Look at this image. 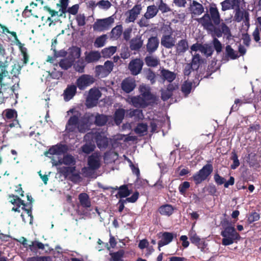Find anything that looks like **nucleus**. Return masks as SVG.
<instances>
[{
	"label": "nucleus",
	"instance_id": "nucleus-1",
	"mask_svg": "<svg viewBox=\"0 0 261 261\" xmlns=\"http://www.w3.org/2000/svg\"><path fill=\"white\" fill-rule=\"evenodd\" d=\"M141 94L128 97L127 102L137 108H145L148 106L154 104L156 96L151 93L150 90L145 87L140 88Z\"/></svg>",
	"mask_w": 261,
	"mask_h": 261
},
{
	"label": "nucleus",
	"instance_id": "nucleus-2",
	"mask_svg": "<svg viewBox=\"0 0 261 261\" xmlns=\"http://www.w3.org/2000/svg\"><path fill=\"white\" fill-rule=\"evenodd\" d=\"M10 80L9 75L3 76L2 79L0 78V92L5 101L8 98H13L14 95L16 98L18 96V93L16 92L20 89V86L8 81Z\"/></svg>",
	"mask_w": 261,
	"mask_h": 261
},
{
	"label": "nucleus",
	"instance_id": "nucleus-3",
	"mask_svg": "<svg viewBox=\"0 0 261 261\" xmlns=\"http://www.w3.org/2000/svg\"><path fill=\"white\" fill-rule=\"evenodd\" d=\"M221 17H199L196 19L201 23L203 28L210 33H213L218 38L222 37V33L221 28H217L221 22Z\"/></svg>",
	"mask_w": 261,
	"mask_h": 261
},
{
	"label": "nucleus",
	"instance_id": "nucleus-4",
	"mask_svg": "<svg viewBox=\"0 0 261 261\" xmlns=\"http://www.w3.org/2000/svg\"><path fill=\"white\" fill-rule=\"evenodd\" d=\"M221 235L223 237L222 244L224 246L231 245L236 241L240 240L241 237L233 227L227 226L221 231Z\"/></svg>",
	"mask_w": 261,
	"mask_h": 261
},
{
	"label": "nucleus",
	"instance_id": "nucleus-5",
	"mask_svg": "<svg viewBox=\"0 0 261 261\" xmlns=\"http://www.w3.org/2000/svg\"><path fill=\"white\" fill-rule=\"evenodd\" d=\"M213 170V165L211 164H207L204 165L200 170L194 174L192 178L196 185L201 184L203 181L206 180Z\"/></svg>",
	"mask_w": 261,
	"mask_h": 261
},
{
	"label": "nucleus",
	"instance_id": "nucleus-6",
	"mask_svg": "<svg viewBox=\"0 0 261 261\" xmlns=\"http://www.w3.org/2000/svg\"><path fill=\"white\" fill-rule=\"evenodd\" d=\"M89 135H91L92 138L95 140L97 147L100 149H106L108 147L109 144V140L108 138L105 135L104 132L102 131L92 132L91 133L87 134L86 136Z\"/></svg>",
	"mask_w": 261,
	"mask_h": 261
},
{
	"label": "nucleus",
	"instance_id": "nucleus-7",
	"mask_svg": "<svg viewBox=\"0 0 261 261\" xmlns=\"http://www.w3.org/2000/svg\"><path fill=\"white\" fill-rule=\"evenodd\" d=\"M114 22L113 17H107L103 19H97L94 23L93 28L94 31L102 32L109 30Z\"/></svg>",
	"mask_w": 261,
	"mask_h": 261
},
{
	"label": "nucleus",
	"instance_id": "nucleus-8",
	"mask_svg": "<svg viewBox=\"0 0 261 261\" xmlns=\"http://www.w3.org/2000/svg\"><path fill=\"white\" fill-rule=\"evenodd\" d=\"M240 2L238 0H225L221 3L222 11H226L230 9H234L236 11L235 16H243L242 11L240 10Z\"/></svg>",
	"mask_w": 261,
	"mask_h": 261
},
{
	"label": "nucleus",
	"instance_id": "nucleus-9",
	"mask_svg": "<svg viewBox=\"0 0 261 261\" xmlns=\"http://www.w3.org/2000/svg\"><path fill=\"white\" fill-rule=\"evenodd\" d=\"M114 63L111 61H107L104 65H97L95 67L96 75L101 77H106L113 70Z\"/></svg>",
	"mask_w": 261,
	"mask_h": 261
},
{
	"label": "nucleus",
	"instance_id": "nucleus-10",
	"mask_svg": "<svg viewBox=\"0 0 261 261\" xmlns=\"http://www.w3.org/2000/svg\"><path fill=\"white\" fill-rule=\"evenodd\" d=\"M101 93L97 89H91L89 95L86 99V105L89 108H92L96 106Z\"/></svg>",
	"mask_w": 261,
	"mask_h": 261
},
{
	"label": "nucleus",
	"instance_id": "nucleus-11",
	"mask_svg": "<svg viewBox=\"0 0 261 261\" xmlns=\"http://www.w3.org/2000/svg\"><path fill=\"white\" fill-rule=\"evenodd\" d=\"M94 82V80L92 76L88 74H83L76 80V85L79 89L83 90Z\"/></svg>",
	"mask_w": 261,
	"mask_h": 261
},
{
	"label": "nucleus",
	"instance_id": "nucleus-12",
	"mask_svg": "<svg viewBox=\"0 0 261 261\" xmlns=\"http://www.w3.org/2000/svg\"><path fill=\"white\" fill-rule=\"evenodd\" d=\"M143 65L144 63L142 60L136 58L129 62L128 67L132 74L137 75L141 72Z\"/></svg>",
	"mask_w": 261,
	"mask_h": 261
},
{
	"label": "nucleus",
	"instance_id": "nucleus-13",
	"mask_svg": "<svg viewBox=\"0 0 261 261\" xmlns=\"http://www.w3.org/2000/svg\"><path fill=\"white\" fill-rule=\"evenodd\" d=\"M21 70V67L18 64H15L13 65L10 72L11 74V76H10V80H8V81L19 85L20 80L19 75L20 74Z\"/></svg>",
	"mask_w": 261,
	"mask_h": 261
},
{
	"label": "nucleus",
	"instance_id": "nucleus-14",
	"mask_svg": "<svg viewBox=\"0 0 261 261\" xmlns=\"http://www.w3.org/2000/svg\"><path fill=\"white\" fill-rule=\"evenodd\" d=\"M87 165L94 171L98 170L100 167V155L97 153H93L89 156Z\"/></svg>",
	"mask_w": 261,
	"mask_h": 261
},
{
	"label": "nucleus",
	"instance_id": "nucleus-15",
	"mask_svg": "<svg viewBox=\"0 0 261 261\" xmlns=\"http://www.w3.org/2000/svg\"><path fill=\"white\" fill-rule=\"evenodd\" d=\"M68 2L69 0H60V4H57V7L59 8V11L51 10L48 7H45V9L49 12V14L51 15V16L56 15L61 16L65 13L68 5Z\"/></svg>",
	"mask_w": 261,
	"mask_h": 261
},
{
	"label": "nucleus",
	"instance_id": "nucleus-16",
	"mask_svg": "<svg viewBox=\"0 0 261 261\" xmlns=\"http://www.w3.org/2000/svg\"><path fill=\"white\" fill-rule=\"evenodd\" d=\"M136 87V84L135 80L130 77H127L124 79L121 84V89L126 93H129L133 91Z\"/></svg>",
	"mask_w": 261,
	"mask_h": 261
},
{
	"label": "nucleus",
	"instance_id": "nucleus-17",
	"mask_svg": "<svg viewBox=\"0 0 261 261\" xmlns=\"http://www.w3.org/2000/svg\"><path fill=\"white\" fill-rule=\"evenodd\" d=\"M68 149L69 148L67 145L60 143L50 148L48 152L52 155H61L67 153Z\"/></svg>",
	"mask_w": 261,
	"mask_h": 261
},
{
	"label": "nucleus",
	"instance_id": "nucleus-18",
	"mask_svg": "<svg viewBox=\"0 0 261 261\" xmlns=\"http://www.w3.org/2000/svg\"><path fill=\"white\" fill-rule=\"evenodd\" d=\"M101 57V54L98 51H86L85 53V60L87 63L97 62Z\"/></svg>",
	"mask_w": 261,
	"mask_h": 261
},
{
	"label": "nucleus",
	"instance_id": "nucleus-19",
	"mask_svg": "<svg viewBox=\"0 0 261 261\" xmlns=\"http://www.w3.org/2000/svg\"><path fill=\"white\" fill-rule=\"evenodd\" d=\"M161 45L166 48H171L175 44V39L172 37V32L169 34L164 35L161 38Z\"/></svg>",
	"mask_w": 261,
	"mask_h": 261
},
{
	"label": "nucleus",
	"instance_id": "nucleus-20",
	"mask_svg": "<svg viewBox=\"0 0 261 261\" xmlns=\"http://www.w3.org/2000/svg\"><path fill=\"white\" fill-rule=\"evenodd\" d=\"M176 76L175 73L168 69L163 68L160 71V77L163 83L166 81L169 83H172L176 79Z\"/></svg>",
	"mask_w": 261,
	"mask_h": 261
},
{
	"label": "nucleus",
	"instance_id": "nucleus-21",
	"mask_svg": "<svg viewBox=\"0 0 261 261\" xmlns=\"http://www.w3.org/2000/svg\"><path fill=\"white\" fill-rule=\"evenodd\" d=\"M159 40L157 37H151L147 41L146 50L149 54H152L158 49L159 45Z\"/></svg>",
	"mask_w": 261,
	"mask_h": 261
},
{
	"label": "nucleus",
	"instance_id": "nucleus-22",
	"mask_svg": "<svg viewBox=\"0 0 261 261\" xmlns=\"http://www.w3.org/2000/svg\"><path fill=\"white\" fill-rule=\"evenodd\" d=\"M214 179L215 182L218 185H222V184H224V187L225 188H227L229 186H232L234 184V178L233 177L230 176L229 180L226 181L224 177L221 176L217 173L215 174L214 176Z\"/></svg>",
	"mask_w": 261,
	"mask_h": 261
},
{
	"label": "nucleus",
	"instance_id": "nucleus-23",
	"mask_svg": "<svg viewBox=\"0 0 261 261\" xmlns=\"http://www.w3.org/2000/svg\"><path fill=\"white\" fill-rule=\"evenodd\" d=\"M174 236L176 237V234L172 232H164L162 233V238L158 242V249L161 250V247L166 245L171 242L174 238Z\"/></svg>",
	"mask_w": 261,
	"mask_h": 261
},
{
	"label": "nucleus",
	"instance_id": "nucleus-24",
	"mask_svg": "<svg viewBox=\"0 0 261 261\" xmlns=\"http://www.w3.org/2000/svg\"><path fill=\"white\" fill-rule=\"evenodd\" d=\"M80 205L86 210L91 206V202L89 196L86 193H81L78 196Z\"/></svg>",
	"mask_w": 261,
	"mask_h": 261
},
{
	"label": "nucleus",
	"instance_id": "nucleus-25",
	"mask_svg": "<svg viewBox=\"0 0 261 261\" xmlns=\"http://www.w3.org/2000/svg\"><path fill=\"white\" fill-rule=\"evenodd\" d=\"M143 40L141 36L137 35L132 38L129 42V48L132 50L139 51L142 47Z\"/></svg>",
	"mask_w": 261,
	"mask_h": 261
},
{
	"label": "nucleus",
	"instance_id": "nucleus-26",
	"mask_svg": "<svg viewBox=\"0 0 261 261\" xmlns=\"http://www.w3.org/2000/svg\"><path fill=\"white\" fill-rule=\"evenodd\" d=\"M77 86L74 85H68L64 91V98L65 100L72 99L76 93Z\"/></svg>",
	"mask_w": 261,
	"mask_h": 261
},
{
	"label": "nucleus",
	"instance_id": "nucleus-27",
	"mask_svg": "<svg viewBox=\"0 0 261 261\" xmlns=\"http://www.w3.org/2000/svg\"><path fill=\"white\" fill-rule=\"evenodd\" d=\"M176 53L178 55H180L185 53L189 48L188 41L186 39H181L176 44Z\"/></svg>",
	"mask_w": 261,
	"mask_h": 261
},
{
	"label": "nucleus",
	"instance_id": "nucleus-28",
	"mask_svg": "<svg viewBox=\"0 0 261 261\" xmlns=\"http://www.w3.org/2000/svg\"><path fill=\"white\" fill-rule=\"evenodd\" d=\"M174 208L169 204H165L159 207L158 211L161 215L170 216L174 212Z\"/></svg>",
	"mask_w": 261,
	"mask_h": 261
},
{
	"label": "nucleus",
	"instance_id": "nucleus-29",
	"mask_svg": "<svg viewBox=\"0 0 261 261\" xmlns=\"http://www.w3.org/2000/svg\"><path fill=\"white\" fill-rule=\"evenodd\" d=\"M190 11L194 15H200L204 11V8L201 4L193 1L190 5Z\"/></svg>",
	"mask_w": 261,
	"mask_h": 261
},
{
	"label": "nucleus",
	"instance_id": "nucleus-30",
	"mask_svg": "<svg viewBox=\"0 0 261 261\" xmlns=\"http://www.w3.org/2000/svg\"><path fill=\"white\" fill-rule=\"evenodd\" d=\"M145 62L148 67H155L160 64V60L152 56H147L144 59Z\"/></svg>",
	"mask_w": 261,
	"mask_h": 261
},
{
	"label": "nucleus",
	"instance_id": "nucleus-31",
	"mask_svg": "<svg viewBox=\"0 0 261 261\" xmlns=\"http://www.w3.org/2000/svg\"><path fill=\"white\" fill-rule=\"evenodd\" d=\"M75 171V166L63 167L60 169L59 172L61 174H62L65 176H67L69 174H72L73 176L75 177H79L80 176L78 174H73Z\"/></svg>",
	"mask_w": 261,
	"mask_h": 261
},
{
	"label": "nucleus",
	"instance_id": "nucleus-32",
	"mask_svg": "<svg viewBox=\"0 0 261 261\" xmlns=\"http://www.w3.org/2000/svg\"><path fill=\"white\" fill-rule=\"evenodd\" d=\"M132 193V191L128 188V185H123L119 187V191L117 195L120 198H126Z\"/></svg>",
	"mask_w": 261,
	"mask_h": 261
},
{
	"label": "nucleus",
	"instance_id": "nucleus-33",
	"mask_svg": "<svg viewBox=\"0 0 261 261\" xmlns=\"http://www.w3.org/2000/svg\"><path fill=\"white\" fill-rule=\"evenodd\" d=\"M124 254L125 251L123 249H120L117 252H110L111 258L110 261H122Z\"/></svg>",
	"mask_w": 261,
	"mask_h": 261
},
{
	"label": "nucleus",
	"instance_id": "nucleus-34",
	"mask_svg": "<svg viewBox=\"0 0 261 261\" xmlns=\"http://www.w3.org/2000/svg\"><path fill=\"white\" fill-rule=\"evenodd\" d=\"M225 57L231 60H235L240 57L238 53L235 51L230 45H227L225 47Z\"/></svg>",
	"mask_w": 261,
	"mask_h": 261
},
{
	"label": "nucleus",
	"instance_id": "nucleus-35",
	"mask_svg": "<svg viewBox=\"0 0 261 261\" xmlns=\"http://www.w3.org/2000/svg\"><path fill=\"white\" fill-rule=\"evenodd\" d=\"M81 56V49L80 47H77L76 46H73L69 52V56L70 57V60L72 61V62H74L75 59H80Z\"/></svg>",
	"mask_w": 261,
	"mask_h": 261
},
{
	"label": "nucleus",
	"instance_id": "nucleus-36",
	"mask_svg": "<svg viewBox=\"0 0 261 261\" xmlns=\"http://www.w3.org/2000/svg\"><path fill=\"white\" fill-rule=\"evenodd\" d=\"M79 119L77 116L73 115L71 116L69 119L67 124L66 128L69 131H73L74 128L73 126H76L79 123Z\"/></svg>",
	"mask_w": 261,
	"mask_h": 261
},
{
	"label": "nucleus",
	"instance_id": "nucleus-37",
	"mask_svg": "<svg viewBox=\"0 0 261 261\" xmlns=\"http://www.w3.org/2000/svg\"><path fill=\"white\" fill-rule=\"evenodd\" d=\"M9 198H11L10 202L12 204L15 205L16 206L20 207L21 205H22V206H27V204H26L23 200L20 199L17 195H14L13 194L10 195Z\"/></svg>",
	"mask_w": 261,
	"mask_h": 261
},
{
	"label": "nucleus",
	"instance_id": "nucleus-38",
	"mask_svg": "<svg viewBox=\"0 0 261 261\" xmlns=\"http://www.w3.org/2000/svg\"><path fill=\"white\" fill-rule=\"evenodd\" d=\"M108 120L106 115L97 114L95 116L94 123L97 126H102L107 123Z\"/></svg>",
	"mask_w": 261,
	"mask_h": 261
},
{
	"label": "nucleus",
	"instance_id": "nucleus-39",
	"mask_svg": "<svg viewBox=\"0 0 261 261\" xmlns=\"http://www.w3.org/2000/svg\"><path fill=\"white\" fill-rule=\"evenodd\" d=\"M117 48L116 46H110L105 48L101 50L102 57L105 58H110L114 55L116 51Z\"/></svg>",
	"mask_w": 261,
	"mask_h": 261
},
{
	"label": "nucleus",
	"instance_id": "nucleus-40",
	"mask_svg": "<svg viewBox=\"0 0 261 261\" xmlns=\"http://www.w3.org/2000/svg\"><path fill=\"white\" fill-rule=\"evenodd\" d=\"M192 88V83L187 81L184 82L181 86V91L185 96H187L191 92Z\"/></svg>",
	"mask_w": 261,
	"mask_h": 261
},
{
	"label": "nucleus",
	"instance_id": "nucleus-41",
	"mask_svg": "<svg viewBox=\"0 0 261 261\" xmlns=\"http://www.w3.org/2000/svg\"><path fill=\"white\" fill-rule=\"evenodd\" d=\"M29 248L32 252L37 253L38 249H44V245L38 241H33L31 245H29Z\"/></svg>",
	"mask_w": 261,
	"mask_h": 261
},
{
	"label": "nucleus",
	"instance_id": "nucleus-42",
	"mask_svg": "<svg viewBox=\"0 0 261 261\" xmlns=\"http://www.w3.org/2000/svg\"><path fill=\"white\" fill-rule=\"evenodd\" d=\"M201 58L198 54H197L193 56L192 61L190 64H191L192 67L195 70H197L200 66V65L201 64Z\"/></svg>",
	"mask_w": 261,
	"mask_h": 261
},
{
	"label": "nucleus",
	"instance_id": "nucleus-43",
	"mask_svg": "<svg viewBox=\"0 0 261 261\" xmlns=\"http://www.w3.org/2000/svg\"><path fill=\"white\" fill-rule=\"evenodd\" d=\"M125 110L123 109L116 110L114 114V120L117 123H120L124 117Z\"/></svg>",
	"mask_w": 261,
	"mask_h": 261
},
{
	"label": "nucleus",
	"instance_id": "nucleus-44",
	"mask_svg": "<svg viewBox=\"0 0 261 261\" xmlns=\"http://www.w3.org/2000/svg\"><path fill=\"white\" fill-rule=\"evenodd\" d=\"M85 62L83 59H79L74 65L75 70L80 73L84 72L86 66Z\"/></svg>",
	"mask_w": 261,
	"mask_h": 261
},
{
	"label": "nucleus",
	"instance_id": "nucleus-45",
	"mask_svg": "<svg viewBox=\"0 0 261 261\" xmlns=\"http://www.w3.org/2000/svg\"><path fill=\"white\" fill-rule=\"evenodd\" d=\"M111 33L112 38L117 39L122 34V26L121 25H117L112 30Z\"/></svg>",
	"mask_w": 261,
	"mask_h": 261
},
{
	"label": "nucleus",
	"instance_id": "nucleus-46",
	"mask_svg": "<svg viewBox=\"0 0 261 261\" xmlns=\"http://www.w3.org/2000/svg\"><path fill=\"white\" fill-rule=\"evenodd\" d=\"M147 130V125L146 123H138L135 129V133L140 136H143Z\"/></svg>",
	"mask_w": 261,
	"mask_h": 261
},
{
	"label": "nucleus",
	"instance_id": "nucleus-47",
	"mask_svg": "<svg viewBox=\"0 0 261 261\" xmlns=\"http://www.w3.org/2000/svg\"><path fill=\"white\" fill-rule=\"evenodd\" d=\"M64 164L74 166L76 161L74 156L69 154L64 155L63 158Z\"/></svg>",
	"mask_w": 261,
	"mask_h": 261
},
{
	"label": "nucleus",
	"instance_id": "nucleus-48",
	"mask_svg": "<svg viewBox=\"0 0 261 261\" xmlns=\"http://www.w3.org/2000/svg\"><path fill=\"white\" fill-rule=\"evenodd\" d=\"M8 66L7 62L0 61V78L1 79L3 76H8L9 75V72L7 70Z\"/></svg>",
	"mask_w": 261,
	"mask_h": 261
},
{
	"label": "nucleus",
	"instance_id": "nucleus-49",
	"mask_svg": "<svg viewBox=\"0 0 261 261\" xmlns=\"http://www.w3.org/2000/svg\"><path fill=\"white\" fill-rule=\"evenodd\" d=\"M230 159L233 161V163L230 165V168L231 169H236L240 166V163L237 153L234 150L231 152Z\"/></svg>",
	"mask_w": 261,
	"mask_h": 261
},
{
	"label": "nucleus",
	"instance_id": "nucleus-50",
	"mask_svg": "<svg viewBox=\"0 0 261 261\" xmlns=\"http://www.w3.org/2000/svg\"><path fill=\"white\" fill-rule=\"evenodd\" d=\"M95 148V145L91 143H86L81 147L82 151L86 154H90Z\"/></svg>",
	"mask_w": 261,
	"mask_h": 261
},
{
	"label": "nucleus",
	"instance_id": "nucleus-51",
	"mask_svg": "<svg viewBox=\"0 0 261 261\" xmlns=\"http://www.w3.org/2000/svg\"><path fill=\"white\" fill-rule=\"evenodd\" d=\"M27 261H52L50 256H36L27 258Z\"/></svg>",
	"mask_w": 261,
	"mask_h": 261
},
{
	"label": "nucleus",
	"instance_id": "nucleus-52",
	"mask_svg": "<svg viewBox=\"0 0 261 261\" xmlns=\"http://www.w3.org/2000/svg\"><path fill=\"white\" fill-rule=\"evenodd\" d=\"M73 62L67 59H62L59 63V66L64 70H67L70 68Z\"/></svg>",
	"mask_w": 261,
	"mask_h": 261
},
{
	"label": "nucleus",
	"instance_id": "nucleus-53",
	"mask_svg": "<svg viewBox=\"0 0 261 261\" xmlns=\"http://www.w3.org/2000/svg\"><path fill=\"white\" fill-rule=\"evenodd\" d=\"M200 46V51L204 54L206 55L207 57L212 56L213 53V49L212 46L208 44H202Z\"/></svg>",
	"mask_w": 261,
	"mask_h": 261
},
{
	"label": "nucleus",
	"instance_id": "nucleus-54",
	"mask_svg": "<svg viewBox=\"0 0 261 261\" xmlns=\"http://www.w3.org/2000/svg\"><path fill=\"white\" fill-rule=\"evenodd\" d=\"M146 79L150 81L151 84L156 82V74L155 72L150 68L148 69L146 71Z\"/></svg>",
	"mask_w": 261,
	"mask_h": 261
},
{
	"label": "nucleus",
	"instance_id": "nucleus-55",
	"mask_svg": "<svg viewBox=\"0 0 261 261\" xmlns=\"http://www.w3.org/2000/svg\"><path fill=\"white\" fill-rule=\"evenodd\" d=\"M5 116L7 119H13L17 116V111L14 109H8L5 111Z\"/></svg>",
	"mask_w": 261,
	"mask_h": 261
},
{
	"label": "nucleus",
	"instance_id": "nucleus-56",
	"mask_svg": "<svg viewBox=\"0 0 261 261\" xmlns=\"http://www.w3.org/2000/svg\"><path fill=\"white\" fill-rule=\"evenodd\" d=\"M221 28L222 30V33L226 36L227 39H231L232 35L229 27L225 23L222 22L221 24Z\"/></svg>",
	"mask_w": 261,
	"mask_h": 261
},
{
	"label": "nucleus",
	"instance_id": "nucleus-57",
	"mask_svg": "<svg viewBox=\"0 0 261 261\" xmlns=\"http://www.w3.org/2000/svg\"><path fill=\"white\" fill-rule=\"evenodd\" d=\"M106 39V35H102L97 37L94 42V46L96 47H101L103 46L105 44Z\"/></svg>",
	"mask_w": 261,
	"mask_h": 261
},
{
	"label": "nucleus",
	"instance_id": "nucleus-58",
	"mask_svg": "<svg viewBox=\"0 0 261 261\" xmlns=\"http://www.w3.org/2000/svg\"><path fill=\"white\" fill-rule=\"evenodd\" d=\"M158 10L156 7L154 5L148 6L144 16H155L157 14Z\"/></svg>",
	"mask_w": 261,
	"mask_h": 261
},
{
	"label": "nucleus",
	"instance_id": "nucleus-59",
	"mask_svg": "<svg viewBox=\"0 0 261 261\" xmlns=\"http://www.w3.org/2000/svg\"><path fill=\"white\" fill-rule=\"evenodd\" d=\"M111 3L108 0H101L96 3V6L100 9L107 10L111 6Z\"/></svg>",
	"mask_w": 261,
	"mask_h": 261
},
{
	"label": "nucleus",
	"instance_id": "nucleus-60",
	"mask_svg": "<svg viewBox=\"0 0 261 261\" xmlns=\"http://www.w3.org/2000/svg\"><path fill=\"white\" fill-rule=\"evenodd\" d=\"M190 240L192 244H195L198 247H200V245L202 244V241L201 240V239L196 233L190 236Z\"/></svg>",
	"mask_w": 261,
	"mask_h": 261
},
{
	"label": "nucleus",
	"instance_id": "nucleus-61",
	"mask_svg": "<svg viewBox=\"0 0 261 261\" xmlns=\"http://www.w3.org/2000/svg\"><path fill=\"white\" fill-rule=\"evenodd\" d=\"M190 187V184L189 181H184L181 184L178 188L179 193L184 195L186 194V191Z\"/></svg>",
	"mask_w": 261,
	"mask_h": 261
},
{
	"label": "nucleus",
	"instance_id": "nucleus-62",
	"mask_svg": "<svg viewBox=\"0 0 261 261\" xmlns=\"http://www.w3.org/2000/svg\"><path fill=\"white\" fill-rule=\"evenodd\" d=\"M161 99L163 101H167L169 98H170L172 95L173 93H171L167 89H162L161 90Z\"/></svg>",
	"mask_w": 261,
	"mask_h": 261
},
{
	"label": "nucleus",
	"instance_id": "nucleus-63",
	"mask_svg": "<svg viewBox=\"0 0 261 261\" xmlns=\"http://www.w3.org/2000/svg\"><path fill=\"white\" fill-rule=\"evenodd\" d=\"M214 47L217 53H220L222 51V45L220 41L216 38H214L213 41Z\"/></svg>",
	"mask_w": 261,
	"mask_h": 261
},
{
	"label": "nucleus",
	"instance_id": "nucleus-64",
	"mask_svg": "<svg viewBox=\"0 0 261 261\" xmlns=\"http://www.w3.org/2000/svg\"><path fill=\"white\" fill-rule=\"evenodd\" d=\"M82 171L85 177H90L92 176L95 171H94L88 166L87 167H83L82 169Z\"/></svg>",
	"mask_w": 261,
	"mask_h": 261
}]
</instances>
